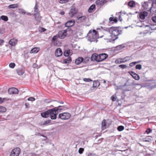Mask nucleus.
<instances>
[{
	"label": "nucleus",
	"mask_w": 156,
	"mask_h": 156,
	"mask_svg": "<svg viewBox=\"0 0 156 156\" xmlns=\"http://www.w3.org/2000/svg\"><path fill=\"white\" fill-rule=\"evenodd\" d=\"M58 110V108H53L44 112L41 113V115L43 118H48L50 116L51 119H55L57 118Z\"/></svg>",
	"instance_id": "nucleus-1"
},
{
	"label": "nucleus",
	"mask_w": 156,
	"mask_h": 156,
	"mask_svg": "<svg viewBox=\"0 0 156 156\" xmlns=\"http://www.w3.org/2000/svg\"><path fill=\"white\" fill-rule=\"evenodd\" d=\"M104 30L106 31H109L112 36L116 37L115 39H113L114 41L118 38L117 36L122 33V30H119L117 27H111L110 28L104 29Z\"/></svg>",
	"instance_id": "nucleus-2"
},
{
	"label": "nucleus",
	"mask_w": 156,
	"mask_h": 156,
	"mask_svg": "<svg viewBox=\"0 0 156 156\" xmlns=\"http://www.w3.org/2000/svg\"><path fill=\"white\" fill-rule=\"evenodd\" d=\"M88 38V40L90 42H95L97 41V39L99 37L98 34H97V31L95 30H89L87 35Z\"/></svg>",
	"instance_id": "nucleus-3"
},
{
	"label": "nucleus",
	"mask_w": 156,
	"mask_h": 156,
	"mask_svg": "<svg viewBox=\"0 0 156 156\" xmlns=\"http://www.w3.org/2000/svg\"><path fill=\"white\" fill-rule=\"evenodd\" d=\"M107 54L103 53L98 55L96 53L93 54L91 57L90 59L92 61H96L99 62L102 61L106 58L108 57Z\"/></svg>",
	"instance_id": "nucleus-4"
},
{
	"label": "nucleus",
	"mask_w": 156,
	"mask_h": 156,
	"mask_svg": "<svg viewBox=\"0 0 156 156\" xmlns=\"http://www.w3.org/2000/svg\"><path fill=\"white\" fill-rule=\"evenodd\" d=\"M71 30V29L70 28H68L66 30L59 31L58 34V37L61 39H64L67 35V32Z\"/></svg>",
	"instance_id": "nucleus-5"
},
{
	"label": "nucleus",
	"mask_w": 156,
	"mask_h": 156,
	"mask_svg": "<svg viewBox=\"0 0 156 156\" xmlns=\"http://www.w3.org/2000/svg\"><path fill=\"white\" fill-rule=\"evenodd\" d=\"M77 18L76 20V23H80L84 21H86L87 19L86 16H83L82 13H80L78 14L76 16Z\"/></svg>",
	"instance_id": "nucleus-6"
},
{
	"label": "nucleus",
	"mask_w": 156,
	"mask_h": 156,
	"mask_svg": "<svg viewBox=\"0 0 156 156\" xmlns=\"http://www.w3.org/2000/svg\"><path fill=\"white\" fill-rule=\"evenodd\" d=\"M71 115L67 112H63L60 113L58 115V118L63 120L68 119L71 117Z\"/></svg>",
	"instance_id": "nucleus-7"
},
{
	"label": "nucleus",
	"mask_w": 156,
	"mask_h": 156,
	"mask_svg": "<svg viewBox=\"0 0 156 156\" xmlns=\"http://www.w3.org/2000/svg\"><path fill=\"white\" fill-rule=\"evenodd\" d=\"M20 152V149L19 148H16L13 149L11 152V156H19Z\"/></svg>",
	"instance_id": "nucleus-8"
},
{
	"label": "nucleus",
	"mask_w": 156,
	"mask_h": 156,
	"mask_svg": "<svg viewBox=\"0 0 156 156\" xmlns=\"http://www.w3.org/2000/svg\"><path fill=\"white\" fill-rule=\"evenodd\" d=\"M78 12L77 9L74 6L72 7L69 12V14L71 17H73Z\"/></svg>",
	"instance_id": "nucleus-9"
},
{
	"label": "nucleus",
	"mask_w": 156,
	"mask_h": 156,
	"mask_svg": "<svg viewBox=\"0 0 156 156\" xmlns=\"http://www.w3.org/2000/svg\"><path fill=\"white\" fill-rule=\"evenodd\" d=\"M8 92L10 94H15L18 93L19 90L16 88L12 87L9 88L8 90Z\"/></svg>",
	"instance_id": "nucleus-10"
},
{
	"label": "nucleus",
	"mask_w": 156,
	"mask_h": 156,
	"mask_svg": "<svg viewBox=\"0 0 156 156\" xmlns=\"http://www.w3.org/2000/svg\"><path fill=\"white\" fill-rule=\"evenodd\" d=\"M75 22V21L74 20H69L65 23V26L68 28H70V27H72L74 25Z\"/></svg>",
	"instance_id": "nucleus-11"
},
{
	"label": "nucleus",
	"mask_w": 156,
	"mask_h": 156,
	"mask_svg": "<svg viewBox=\"0 0 156 156\" xmlns=\"http://www.w3.org/2000/svg\"><path fill=\"white\" fill-rule=\"evenodd\" d=\"M147 12L145 11H143L140 13L139 16L140 19L144 20L145 19V17L147 16Z\"/></svg>",
	"instance_id": "nucleus-12"
},
{
	"label": "nucleus",
	"mask_w": 156,
	"mask_h": 156,
	"mask_svg": "<svg viewBox=\"0 0 156 156\" xmlns=\"http://www.w3.org/2000/svg\"><path fill=\"white\" fill-rule=\"evenodd\" d=\"M129 73L136 80H138L140 79L139 76L133 72H129Z\"/></svg>",
	"instance_id": "nucleus-13"
},
{
	"label": "nucleus",
	"mask_w": 156,
	"mask_h": 156,
	"mask_svg": "<svg viewBox=\"0 0 156 156\" xmlns=\"http://www.w3.org/2000/svg\"><path fill=\"white\" fill-rule=\"evenodd\" d=\"M111 123L109 124H108L107 123V121L106 122L105 120H103L102 122V128L103 129H105L107 128V127Z\"/></svg>",
	"instance_id": "nucleus-14"
},
{
	"label": "nucleus",
	"mask_w": 156,
	"mask_h": 156,
	"mask_svg": "<svg viewBox=\"0 0 156 156\" xmlns=\"http://www.w3.org/2000/svg\"><path fill=\"white\" fill-rule=\"evenodd\" d=\"M17 39H12L9 41V44L11 46H14L17 44Z\"/></svg>",
	"instance_id": "nucleus-15"
},
{
	"label": "nucleus",
	"mask_w": 156,
	"mask_h": 156,
	"mask_svg": "<svg viewBox=\"0 0 156 156\" xmlns=\"http://www.w3.org/2000/svg\"><path fill=\"white\" fill-rule=\"evenodd\" d=\"M55 54L56 56L59 57L62 55V52L60 48H58L56 50Z\"/></svg>",
	"instance_id": "nucleus-16"
},
{
	"label": "nucleus",
	"mask_w": 156,
	"mask_h": 156,
	"mask_svg": "<svg viewBox=\"0 0 156 156\" xmlns=\"http://www.w3.org/2000/svg\"><path fill=\"white\" fill-rule=\"evenodd\" d=\"M105 0H97L96 3L98 6L102 5L104 3Z\"/></svg>",
	"instance_id": "nucleus-17"
},
{
	"label": "nucleus",
	"mask_w": 156,
	"mask_h": 156,
	"mask_svg": "<svg viewBox=\"0 0 156 156\" xmlns=\"http://www.w3.org/2000/svg\"><path fill=\"white\" fill-rule=\"evenodd\" d=\"M83 58L81 57H78L76 59L75 63L76 65H79L83 61Z\"/></svg>",
	"instance_id": "nucleus-18"
},
{
	"label": "nucleus",
	"mask_w": 156,
	"mask_h": 156,
	"mask_svg": "<svg viewBox=\"0 0 156 156\" xmlns=\"http://www.w3.org/2000/svg\"><path fill=\"white\" fill-rule=\"evenodd\" d=\"M95 9V5H92L89 8L88 11L89 12L91 13L94 12Z\"/></svg>",
	"instance_id": "nucleus-19"
},
{
	"label": "nucleus",
	"mask_w": 156,
	"mask_h": 156,
	"mask_svg": "<svg viewBox=\"0 0 156 156\" xmlns=\"http://www.w3.org/2000/svg\"><path fill=\"white\" fill-rule=\"evenodd\" d=\"M17 74L19 75H22L24 73V71L22 68H19L17 70Z\"/></svg>",
	"instance_id": "nucleus-20"
},
{
	"label": "nucleus",
	"mask_w": 156,
	"mask_h": 156,
	"mask_svg": "<svg viewBox=\"0 0 156 156\" xmlns=\"http://www.w3.org/2000/svg\"><path fill=\"white\" fill-rule=\"evenodd\" d=\"M40 48H34L31 50L30 51V53H36L39 51Z\"/></svg>",
	"instance_id": "nucleus-21"
},
{
	"label": "nucleus",
	"mask_w": 156,
	"mask_h": 156,
	"mask_svg": "<svg viewBox=\"0 0 156 156\" xmlns=\"http://www.w3.org/2000/svg\"><path fill=\"white\" fill-rule=\"evenodd\" d=\"M38 6L37 5V2H36V4H35V6L34 7V11L35 12V13L34 14H38L39 13V9L38 8Z\"/></svg>",
	"instance_id": "nucleus-22"
},
{
	"label": "nucleus",
	"mask_w": 156,
	"mask_h": 156,
	"mask_svg": "<svg viewBox=\"0 0 156 156\" xmlns=\"http://www.w3.org/2000/svg\"><path fill=\"white\" fill-rule=\"evenodd\" d=\"M35 16V19L38 22H39L41 19V17L39 15V14H34Z\"/></svg>",
	"instance_id": "nucleus-23"
},
{
	"label": "nucleus",
	"mask_w": 156,
	"mask_h": 156,
	"mask_svg": "<svg viewBox=\"0 0 156 156\" xmlns=\"http://www.w3.org/2000/svg\"><path fill=\"white\" fill-rule=\"evenodd\" d=\"M100 84L99 82L98 81H94L93 82V87H98Z\"/></svg>",
	"instance_id": "nucleus-24"
},
{
	"label": "nucleus",
	"mask_w": 156,
	"mask_h": 156,
	"mask_svg": "<svg viewBox=\"0 0 156 156\" xmlns=\"http://www.w3.org/2000/svg\"><path fill=\"white\" fill-rule=\"evenodd\" d=\"M129 6L131 7H133L135 6V2L133 1H130L128 3Z\"/></svg>",
	"instance_id": "nucleus-25"
},
{
	"label": "nucleus",
	"mask_w": 156,
	"mask_h": 156,
	"mask_svg": "<svg viewBox=\"0 0 156 156\" xmlns=\"http://www.w3.org/2000/svg\"><path fill=\"white\" fill-rule=\"evenodd\" d=\"M109 21L110 22L114 21L115 23H116L117 22V18H116L110 17L109 18Z\"/></svg>",
	"instance_id": "nucleus-26"
},
{
	"label": "nucleus",
	"mask_w": 156,
	"mask_h": 156,
	"mask_svg": "<svg viewBox=\"0 0 156 156\" xmlns=\"http://www.w3.org/2000/svg\"><path fill=\"white\" fill-rule=\"evenodd\" d=\"M142 5L145 9H146L148 7L147 2H144L142 3Z\"/></svg>",
	"instance_id": "nucleus-27"
},
{
	"label": "nucleus",
	"mask_w": 156,
	"mask_h": 156,
	"mask_svg": "<svg viewBox=\"0 0 156 156\" xmlns=\"http://www.w3.org/2000/svg\"><path fill=\"white\" fill-rule=\"evenodd\" d=\"M18 5L16 4H13L9 6L8 8L9 9H14L18 7Z\"/></svg>",
	"instance_id": "nucleus-28"
},
{
	"label": "nucleus",
	"mask_w": 156,
	"mask_h": 156,
	"mask_svg": "<svg viewBox=\"0 0 156 156\" xmlns=\"http://www.w3.org/2000/svg\"><path fill=\"white\" fill-rule=\"evenodd\" d=\"M6 111V109L4 107L0 106V112H4Z\"/></svg>",
	"instance_id": "nucleus-29"
},
{
	"label": "nucleus",
	"mask_w": 156,
	"mask_h": 156,
	"mask_svg": "<svg viewBox=\"0 0 156 156\" xmlns=\"http://www.w3.org/2000/svg\"><path fill=\"white\" fill-rule=\"evenodd\" d=\"M0 18L5 21H7L8 20V18L6 16H2L0 17Z\"/></svg>",
	"instance_id": "nucleus-30"
},
{
	"label": "nucleus",
	"mask_w": 156,
	"mask_h": 156,
	"mask_svg": "<svg viewBox=\"0 0 156 156\" xmlns=\"http://www.w3.org/2000/svg\"><path fill=\"white\" fill-rule=\"evenodd\" d=\"M18 12L20 13L25 14L26 13V12L24 10L22 9H18Z\"/></svg>",
	"instance_id": "nucleus-31"
},
{
	"label": "nucleus",
	"mask_w": 156,
	"mask_h": 156,
	"mask_svg": "<svg viewBox=\"0 0 156 156\" xmlns=\"http://www.w3.org/2000/svg\"><path fill=\"white\" fill-rule=\"evenodd\" d=\"M116 94H115L111 97V99L112 101H115L116 100Z\"/></svg>",
	"instance_id": "nucleus-32"
},
{
	"label": "nucleus",
	"mask_w": 156,
	"mask_h": 156,
	"mask_svg": "<svg viewBox=\"0 0 156 156\" xmlns=\"http://www.w3.org/2000/svg\"><path fill=\"white\" fill-rule=\"evenodd\" d=\"M70 50H66L65 51L64 53V54L65 56H68L69 55Z\"/></svg>",
	"instance_id": "nucleus-33"
},
{
	"label": "nucleus",
	"mask_w": 156,
	"mask_h": 156,
	"mask_svg": "<svg viewBox=\"0 0 156 156\" xmlns=\"http://www.w3.org/2000/svg\"><path fill=\"white\" fill-rule=\"evenodd\" d=\"M125 46L122 44L118 45L116 47L117 49L119 50H121L124 48Z\"/></svg>",
	"instance_id": "nucleus-34"
},
{
	"label": "nucleus",
	"mask_w": 156,
	"mask_h": 156,
	"mask_svg": "<svg viewBox=\"0 0 156 156\" xmlns=\"http://www.w3.org/2000/svg\"><path fill=\"white\" fill-rule=\"evenodd\" d=\"M117 129L119 131H121L124 129V127L123 126H120L118 127Z\"/></svg>",
	"instance_id": "nucleus-35"
},
{
	"label": "nucleus",
	"mask_w": 156,
	"mask_h": 156,
	"mask_svg": "<svg viewBox=\"0 0 156 156\" xmlns=\"http://www.w3.org/2000/svg\"><path fill=\"white\" fill-rule=\"evenodd\" d=\"M7 100V99L6 98H2L0 97V104L2 103L4 101Z\"/></svg>",
	"instance_id": "nucleus-36"
},
{
	"label": "nucleus",
	"mask_w": 156,
	"mask_h": 156,
	"mask_svg": "<svg viewBox=\"0 0 156 156\" xmlns=\"http://www.w3.org/2000/svg\"><path fill=\"white\" fill-rule=\"evenodd\" d=\"M84 149L83 148H79L78 152L80 154H81L83 153V151H84Z\"/></svg>",
	"instance_id": "nucleus-37"
},
{
	"label": "nucleus",
	"mask_w": 156,
	"mask_h": 156,
	"mask_svg": "<svg viewBox=\"0 0 156 156\" xmlns=\"http://www.w3.org/2000/svg\"><path fill=\"white\" fill-rule=\"evenodd\" d=\"M58 37V34L54 36L52 38V41L53 42L55 41Z\"/></svg>",
	"instance_id": "nucleus-38"
},
{
	"label": "nucleus",
	"mask_w": 156,
	"mask_h": 156,
	"mask_svg": "<svg viewBox=\"0 0 156 156\" xmlns=\"http://www.w3.org/2000/svg\"><path fill=\"white\" fill-rule=\"evenodd\" d=\"M15 66V64L14 63H11L9 64V67L12 68H13Z\"/></svg>",
	"instance_id": "nucleus-39"
},
{
	"label": "nucleus",
	"mask_w": 156,
	"mask_h": 156,
	"mask_svg": "<svg viewBox=\"0 0 156 156\" xmlns=\"http://www.w3.org/2000/svg\"><path fill=\"white\" fill-rule=\"evenodd\" d=\"M142 68V66L140 64L137 65L136 66V69L140 70Z\"/></svg>",
	"instance_id": "nucleus-40"
},
{
	"label": "nucleus",
	"mask_w": 156,
	"mask_h": 156,
	"mask_svg": "<svg viewBox=\"0 0 156 156\" xmlns=\"http://www.w3.org/2000/svg\"><path fill=\"white\" fill-rule=\"evenodd\" d=\"M69 0H59V2L62 4L64 3L68 2Z\"/></svg>",
	"instance_id": "nucleus-41"
},
{
	"label": "nucleus",
	"mask_w": 156,
	"mask_h": 156,
	"mask_svg": "<svg viewBox=\"0 0 156 156\" xmlns=\"http://www.w3.org/2000/svg\"><path fill=\"white\" fill-rule=\"evenodd\" d=\"M83 80L85 82H90L92 81V80L90 78H83Z\"/></svg>",
	"instance_id": "nucleus-42"
},
{
	"label": "nucleus",
	"mask_w": 156,
	"mask_h": 156,
	"mask_svg": "<svg viewBox=\"0 0 156 156\" xmlns=\"http://www.w3.org/2000/svg\"><path fill=\"white\" fill-rule=\"evenodd\" d=\"M119 67L122 69H124L127 67V66L126 65H120L119 66Z\"/></svg>",
	"instance_id": "nucleus-43"
},
{
	"label": "nucleus",
	"mask_w": 156,
	"mask_h": 156,
	"mask_svg": "<svg viewBox=\"0 0 156 156\" xmlns=\"http://www.w3.org/2000/svg\"><path fill=\"white\" fill-rule=\"evenodd\" d=\"M126 60H123L122 61H120V62L119 63V62H118V60H116L115 61V62L116 63H124L125 62H126V61H125Z\"/></svg>",
	"instance_id": "nucleus-44"
},
{
	"label": "nucleus",
	"mask_w": 156,
	"mask_h": 156,
	"mask_svg": "<svg viewBox=\"0 0 156 156\" xmlns=\"http://www.w3.org/2000/svg\"><path fill=\"white\" fill-rule=\"evenodd\" d=\"M131 59V58L130 57L127 56V57H125L123 59V60H126L125 61H126V62L129 61V60H130Z\"/></svg>",
	"instance_id": "nucleus-45"
},
{
	"label": "nucleus",
	"mask_w": 156,
	"mask_h": 156,
	"mask_svg": "<svg viewBox=\"0 0 156 156\" xmlns=\"http://www.w3.org/2000/svg\"><path fill=\"white\" fill-rule=\"evenodd\" d=\"M152 132V130L150 128H148L146 131V132L147 134H148L150 133H151Z\"/></svg>",
	"instance_id": "nucleus-46"
},
{
	"label": "nucleus",
	"mask_w": 156,
	"mask_h": 156,
	"mask_svg": "<svg viewBox=\"0 0 156 156\" xmlns=\"http://www.w3.org/2000/svg\"><path fill=\"white\" fill-rule=\"evenodd\" d=\"M144 141L145 142H150L151 140L150 138H145L144 139Z\"/></svg>",
	"instance_id": "nucleus-47"
},
{
	"label": "nucleus",
	"mask_w": 156,
	"mask_h": 156,
	"mask_svg": "<svg viewBox=\"0 0 156 156\" xmlns=\"http://www.w3.org/2000/svg\"><path fill=\"white\" fill-rule=\"evenodd\" d=\"M136 64V62H133L130 63L129 64V66H130L132 67L134 65H135Z\"/></svg>",
	"instance_id": "nucleus-48"
},
{
	"label": "nucleus",
	"mask_w": 156,
	"mask_h": 156,
	"mask_svg": "<svg viewBox=\"0 0 156 156\" xmlns=\"http://www.w3.org/2000/svg\"><path fill=\"white\" fill-rule=\"evenodd\" d=\"M51 120H48L47 121H44V123L43 124V125H45L48 124L50 122Z\"/></svg>",
	"instance_id": "nucleus-49"
},
{
	"label": "nucleus",
	"mask_w": 156,
	"mask_h": 156,
	"mask_svg": "<svg viewBox=\"0 0 156 156\" xmlns=\"http://www.w3.org/2000/svg\"><path fill=\"white\" fill-rule=\"evenodd\" d=\"M152 20L153 22L156 23V16H154L152 17Z\"/></svg>",
	"instance_id": "nucleus-50"
},
{
	"label": "nucleus",
	"mask_w": 156,
	"mask_h": 156,
	"mask_svg": "<svg viewBox=\"0 0 156 156\" xmlns=\"http://www.w3.org/2000/svg\"><path fill=\"white\" fill-rule=\"evenodd\" d=\"M28 100L29 101H34L35 100V99L34 98L30 97L29 98Z\"/></svg>",
	"instance_id": "nucleus-51"
},
{
	"label": "nucleus",
	"mask_w": 156,
	"mask_h": 156,
	"mask_svg": "<svg viewBox=\"0 0 156 156\" xmlns=\"http://www.w3.org/2000/svg\"><path fill=\"white\" fill-rule=\"evenodd\" d=\"M26 108H28L29 107V105L28 103H25V104Z\"/></svg>",
	"instance_id": "nucleus-52"
},
{
	"label": "nucleus",
	"mask_w": 156,
	"mask_h": 156,
	"mask_svg": "<svg viewBox=\"0 0 156 156\" xmlns=\"http://www.w3.org/2000/svg\"><path fill=\"white\" fill-rule=\"evenodd\" d=\"M66 59L68 60V61H69V62L71 61V58L70 57H68L67 59Z\"/></svg>",
	"instance_id": "nucleus-53"
},
{
	"label": "nucleus",
	"mask_w": 156,
	"mask_h": 156,
	"mask_svg": "<svg viewBox=\"0 0 156 156\" xmlns=\"http://www.w3.org/2000/svg\"><path fill=\"white\" fill-rule=\"evenodd\" d=\"M64 62L65 63H69L68 60L66 59L64 60Z\"/></svg>",
	"instance_id": "nucleus-54"
},
{
	"label": "nucleus",
	"mask_w": 156,
	"mask_h": 156,
	"mask_svg": "<svg viewBox=\"0 0 156 156\" xmlns=\"http://www.w3.org/2000/svg\"><path fill=\"white\" fill-rule=\"evenodd\" d=\"M0 33L1 34H3L4 33V31L3 29H0Z\"/></svg>",
	"instance_id": "nucleus-55"
},
{
	"label": "nucleus",
	"mask_w": 156,
	"mask_h": 156,
	"mask_svg": "<svg viewBox=\"0 0 156 156\" xmlns=\"http://www.w3.org/2000/svg\"><path fill=\"white\" fill-rule=\"evenodd\" d=\"M4 42V41L2 39L0 40V45L1 44H2Z\"/></svg>",
	"instance_id": "nucleus-56"
},
{
	"label": "nucleus",
	"mask_w": 156,
	"mask_h": 156,
	"mask_svg": "<svg viewBox=\"0 0 156 156\" xmlns=\"http://www.w3.org/2000/svg\"><path fill=\"white\" fill-rule=\"evenodd\" d=\"M152 2L154 3V4H156V0H152Z\"/></svg>",
	"instance_id": "nucleus-57"
},
{
	"label": "nucleus",
	"mask_w": 156,
	"mask_h": 156,
	"mask_svg": "<svg viewBox=\"0 0 156 156\" xmlns=\"http://www.w3.org/2000/svg\"><path fill=\"white\" fill-rule=\"evenodd\" d=\"M41 29H42L41 30L42 32H44L46 30V29L44 28H42Z\"/></svg>",
	"instance_id": "nucleus-58"
},
{
	"label": "nucleus",
	"mask_w": 156,
	"mask_h": 156,
	"mask_svg": "<svg viewBox=\"0 0 156 156\" xmlns=\"http://www.w3.org/2000/svg\"><path fill=\"white\" fill-rule=\"evenodd\" d=\"M112 37L111 35H110L109 36V37L107 39H108V40H110V39H111V37Z\"/></svg>",
	"instance_id": "nucleus-59"
},
{
	"label": "nucleus",
	"mask_w": 156,
	"mask_h": 156,
	"mask_svg": "<svg viewBox=\"0 0 156 156\" xmlns=\"http://www.w3.org/2000/svg\"><path fill=\"white\" fill-rule=\"evenodd\" d=\"M60 14H61L62 15H63L64 14L65 12H64L63 11V12H61Z\"/></svg>",
	"instance_id": "nucleus-60"
},
{
	"label": "nucleus",
	"mask_w": 156,
	"mask_h": 156,
	"mask_svg": "<svg viewBox=\"0 0 156 156\" xmlns=\"http://www.w3.org/2000/svg\"><path fill=\"white\" fill-rule=\"evenodd\" d=\"M141 62V61H138L136 62V63H139L140 62Z\"/></svg>",
	"instance_id": "nucleus-61"
},
{
	"label": "nucleus",
	"mask_w": 156,
	"mask_h": 156,
	"mask_svg": "<svg viewBox=\"0 0 156 156\" xmlns=\"http://www.w3.org/2000/svg\"><path fill=\"white\" fill-rule=\"evenodd\" d=\"M154 3H153V2H152V3L151 4V7H153V5H154Z\"/></svg>",
	"instance_id": "nucleus-62"
},
{
	"label": "nucleus",
	"mask_w": 156,
	"mask_h": 156,
	"mask_svg": "<svg viewBox=\"0 0 156 156\" xmlns=\"http://www.w3.org/2000/svg\"><path fill=\"white\" fill-rule=\"evenodd\" d=\"M103 83H106V81L105 80H104Z\"/></svg>",
	"instance_id": "nucleus-63"
},
{
	"label": "nucleus",
	"mask_w": 156,
	"mask_h": 156,
	"mask_svg": "<svg viewBox=\"0 0 156 156\" xmlns=\"http://www.w3.org/2000/svg\"><path fill=\"white\" fill-rule=\"evenodd\" d=\"M152 7H151V8L150 9V10L151 11V9H152Z\"/></svg>",
	"instance_id": "nucleus-64"
}]
</instances>
